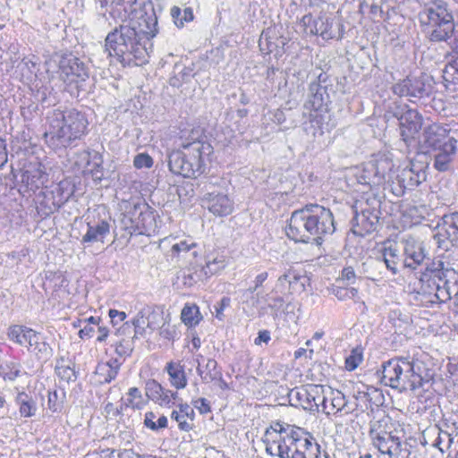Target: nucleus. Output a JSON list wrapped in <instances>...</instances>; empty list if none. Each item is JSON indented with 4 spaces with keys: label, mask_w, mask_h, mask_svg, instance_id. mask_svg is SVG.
I'll use <instances>...</instances> for the list:
<instances>
[{
    "label": "nucleus",
    "mask_w": 458,
    "mask_h": 458,
    "mask_svg": "<svg viewBox=\"0 0 458 458\" xmlns=\"http://www.w3.org/2000/svg\"><path fill=\"white\" fill-rule=\"evenodd\" d=\"M181 140L180 148L167 155L169 170L185 178H198L207 172L213 147L199 128L191 130Z\"/></svg>",
    "instance_id": "nucleus-1"
},
{
    "label": "nucleus",
    "mask_w": 458,
    "mask_h": 458,
    "mask_svg": "<svg viewBox=\"0 0 458 458\" xmlns=\"http://www.w3.org/2000/svg\"><path fill=\"white\" fill-rule=\"evenodd\" d=\"M151 38L129 25L121 24L106 35L105 52L124 66L141 65L152 50Z\"/></svg>",
    "instance_id": "nucleus-2"
},
{
    "label": "nucleus",
    "mask_w": 458,
    "mask_h": 458,
    "mask_svg": "<svg viewBox=\"0 0 458 458\" xmlns=\"http://www.w3.org/2000/svg\"><path fill=\"white\" fill-rule=\"evenodd\" d=\"M433 372L424 362L411 357H395L382 365L381 382L399 392L428 390Z\"/></svg>",
    "instance_id": "nucleus-3"
},
{
    "label": "nucleus",
    "mask_w": 458,
    "mask_h": 458,
    "mask_svg": "<svg viewBox=\"0 0 458 458\" xmlns=\"http://www.w3.org/2000/svg\"><path fill=\"white\" fill-rule=\"evenodd\" d=\"M400 425L390 416H374L369 422L370 445L388 458H412L411 445L403 440Z\"/></svg>",
    "instance_id": "nucleus-4"
},
{
    "label": "nucleus",
    "mask_w": 458,
    "mask_h": 458,
    "mask_svg": "<svg viewBox=\"0 0 458 458\" xmlns=\"http://www.w3.org/2000/svg\"><path fill=\"white\" fill-rule=\"evenodd\" d=\"M49 119L50 127L44 135L53 148H68L87 132L89 122L85 114L77 109L55 111Z\"/></svg>",
    "instance_id": "nucleus-5"
},
{
    "label": "nucleus",
    "mask_w": 458,
    "mask_h": 458,
    "mask_svg": "<svg viewBox=\"0 0 458 458\" xmlns=\"http://www.w3.org/2000/svg\"><path fill=\"white\" fill-rule=\"evenodd\" d=\"M420 22L427 27L429 41L446 42L454 32L453 9L445 0H427L419 13Z\"/></svg>",
    "instance_id": "nucleus-6"
},
{
    "label": "nucleus",
    "mask_w": 458,
    "mask_h": 458,
    "mask_svg": "<svg viewBox=\"0 0 458 458\" xmlns=\"http://www.w3.org/2000/svg\"><path fill=\"white\" fill-rule=\"evenodd\" d=\"M420 281L425 283L426 289L434 290L436 299L441 301H447L458 295V273L442 259L427 263Z\"/></svg>",
    "instance_id": "nucleus-7"
},
{
    "label": "nucleus",
    "mask_w": 458,
    "mask_h": 458,
    "mask_svg": "<svg viewBox=\"0 0 458 458\" xmlns=\"http://www.w3.org/2000/svg\"><path fill=\"white\" fill-rule=\"evenodd\" d=\"M121 226L131 235H151L157 230V213L144 200L126 201Z\"/></svg>",
    "instance_id": "nucleus-8"
},
{
    "label": "nucleus",
    "mask_w": 458,
    "mask_h": 458,
    "mask_svg": "<svg viewBox=\"0 0 458 458\" xmlns=\"http://www.w3.org/2000/svg\"><path fill=\"white\" fill-rule=\"evenodd\" d=\"M393 177L387 179L388 189L397 196H403L406 191H411L426 181V165L420 163L411 162L410 165L401 171L393 169Z\"/></svg>",
    "instance_id": "nucleus-9"
},
{
    "label": "nucleus",
    "mask_w": 458,
    "mask_h": 458,
    "mask_svg": "<svg viewBox=\"0 0 458 458\" xmlns=\"http://www.w3.org/2000/svg\"><path fill=\"white\" fill-rule=\"evenodd\" d=\"M393 161L386 156L366 163L363 167L356 174L357 181L360 184L368 185L371 189L380 185L386 184L387 179L393 177Z\"/></svg>",
    "instance_id": "nucleus-10"
},
{
    "label": "nucleus",
    "mask_w": 458,
    "mask_h": 458,
    "mask_svg": "<svg viewBox=\"0 0 458 458\" xmlns=\"http://www.w3.org/2000/svg\"><path fill=\"white\" fill-rule=\"evenodd\" d=\"M433 78L428 74L419 77L408 76L393 86V92L399 97L408 98L410 101L428 98L433 92Z\"/></svg>",
    "instance_id": "nucleus-11"
},
{
    "label": "nucleus",
    "mask_w": 458,
    "mask_h": 458,
    "mask_svg": "<svg viewBox=\"0 0 458 458\" xmlns=\"http://www.w3.org/2000/svg\"><path fill=\"white\" fill-rule=\"evenodd\" d=\"M309 208L310 231L313 233L315 245L323 243L325 237L335 231V219L329 208L318 204H307Z\"/></svg>",
    "instance_id": "nucleus-12"
},
{
    "label": "nucleus",
    "mask_w": 458,
    "mask_h": 458,
    "mask_svg": "<svg viewBox=\"0 0 458 458\" xmlns=\"http://www.w3.org/2000/svg\"><path fill=\"white\" fill-rule=\"evenodd\" d=\"M394 116L399 121L401 138L406 148H409L411 145H416L415 137L422 127V115L416 109L404 106L396 107Z\"/></svg>",
    "instance_id": "nucleus-13"
},
{
    "label": "nucleus",
    "mask_w": 458,
    "mask_h": 458,
    "mask_svg": "<svg viewBox=\"0 0 458 458\" xmlns=\"http://www.w3.org/2000/svg\"><path fill=\"white\" fill-rule=\"evenodd\" d=\"M434 231L433 239L437 248L444 250L458 248V212L443 215Z\"/></svg>",
    "instance_id": "nucleus-14"
},
{
    "label": "nucleus",
    "mask_w": 458,
    "mask_h": 458,
    "mask_svg": "<svg viewBox=\"0 0 458 458\" xmlns=\"http://www.w3.org/2000/svg\"><path fill=\"white\" fill-rule=\"evenodd\" d=\"M310 223L309 208L307 205L294 210L288 220L285 229L287 237L295 242L315 244Z\"/></svg>",
    "instance_id": "nucleus-15"
},
{
    "label": "nucleus",
    "mask_w": 458,
    "mask_h": 458,
    "mask_svg": "<svg viewBox=\"0 0 458 458\" xmlns=\"http://www.w3.org/2000/svg\"><path fill=\"white\" fill-rule=\"evenodd\" d=\"M279 433L282 436L279 438V445L277 446L278 458H280L282 454L284 456L292 455L295 448H313L311 437L301 428L283 422V429Z\"/></svg>",
    "instance_id": "nucleus-16"
},
{
    "label": "nucleus",
    "mask_w": 458,
    "mask_h": 458,
    "mask_svg": "<svg viewBox=\"0 0 458 458\" xmlns=\"http://www.w3.org/2000/svg\"><path fill=\"white\" fill-rule=\"evenodd\" d=\"M291 401L296 403L293 405L301 406L303 410L309 411H318L319 406L325 403L324 386L322 385H307L290 392Z\"/></svg>",
    "instance_id": "nucleus-17"
},
{
    "label": "nucleus",
    "mask_w": 458,
    "mask_h": 458,
    "mask_svg": "<svg viewBox=\"0 0 458 458\" xmlns=\"http://www.w3.org/2000/svg\"><path fill=\"white\" fill-rule=\"evenodd\" d=\"M301 22L310 30L311 34L320 35L325 40L343 38V25L336 23L338 31H335L333 30L334 21L327 17L320 16L313 20L311 14H306L302 17Z\"/></svg>",
    "instance_id": "nucleus-18"
},
{
    "label": "nucleus",
    "mask_w": 458,
    "mask_h": 458,
    "mask_svg": "<svg viewBox=\"0 0 458 458\" xmlns=\"http://www.w3.org/2000/svg\"><path fill=\"white\" fill-rule=\"evenodd\" d=\"M60 77L68 84H79L89 78V71L78 57L69 55L60 61Z\"/></svg>",
    "instance_id": "nucleus-19"
},
{
    "label": "nucleus",
    "mask_w": 458,
    "mask_h": 458,
    "mask_svg": "<svg viewBox=\"0 0 458 458\" xmlns=\"http://www.w3.org/2000/svg\"><path fill=\"white\" fill-rule=\"evenodd\" d=\"M448 130L443 126L433 123L426 127L419 140L420 149L423 153H431L433 148L439 147L446 139H450Z\"/></svg>",
    "instance_id": "nucleus-20"
},
{
    "label": "nucleus",
    "mask_w": 458,
    "mask_h": 458,
    "mask_svg": "<svg viewBox=\"0 0 458 458\" xmlns=\"http://www.w3.org/2000/svg\"><path fill=\"white\" fill-rule=\"evenodd\" d=\"M403 243V254L405 256L403 260L404 266L416 269L419 266L422 265L428 256L423 242L413 237H408Z\"/></svg>",
    "instance_id": "nucleus-21"
},
{
    "label": "nucleus",
    "mask_w": 458,
    "mask_h": 458,
    "mask_svg": "<svg viewBox=\"0 0 458 458\" xmlns=\"http://www.w3.org/2000/svg\"><path fill=\"white\" fill-rule=\"evenodd\" d=\"M457 149V140L451 137L442 142L440 146L433 148L434 167L439 172L447 171L450 163L454 160Z\"/></svg>",
    "instance_id": "nucleus-22"
},
{
    "label": "nucleus",
    "mask_w": 458,
    "mask_h": 458,
    "mask_svg": "<svg viewBox=\"0 0 458 458\" xmlns=\"http://www.w3.org/2000/svg\"><path fill=\"white\" fill-rule=\"evenodd\" d=\"M354 211V216L352 222V232L354 234L359 236H365L375 231L379 226V219L381 214H376L374 212H363Z\"/></svg>",
    "instance_id": "nucleus-23"
},
{
    "label": "nucleus",
    "mask_w": 458,
    "mask_h": 458,
    "mask_svg": "<svg viewBox=\"0 0 458 458\" xmlns=\"http://www.w3.org/2000/svg\"><path fill=\"white\" fill-rule=\"evenodd\" d=\"M144 14L141 16L143 26L142 31L148 38H154L158 33L157 21L163 12V6L160 3L154 4L150 0L143 5Z\"/></svg>",
    "instance_id": "nucleus-24"
},
{
    "label": "nucleus",
    "mask_w": 458,
    "mask_h": 458,
    "mask_svg": "<svg viewBox=\"0 0 458 458\" xmlns=\"http://www.w3.org/2000/svg\"><path fill=\"white\" fill-rule=\"evenodd\" d=\"M47 181V174L42 169L41 165L30 167L21 174V186L19 190L24 193L35 192Z\"/></svg>",
    "instance_id": "nucleus-25"
},
{
    "label": "nucleus",
    "mask_w": 458,
    "mask_h": 458,
    "mask_svg": "<svg viewBox=\"0 0 458 458\" xmlns=\"http://www.w3.org/2000/svg\"><path fill=\"white\" fill-rule=\"evenodd\" d=\"M87 232L81 238V243L92 244L95 242H104L105 238L110 233V224L106 219L87 218Z\"/></svg>",
    "instance_id": "nucleus-26"
},
{
    "label": "nucleus",
    "mask_w": 458,
    "mask_h": 458,
    "mask_svg": "<svg viewBox=\"0 0 458 458\" xmlns=\"http://www.w3.org/2000/svg\"><path fill=\"white\" fill-rule=\"evenodd\" d=\"M203 206L216 216H228L233 209V201L224 193H208L203 199Z\"/></svg>",
    "instance_id": "nucleus-27"
},
{
    "label": "nucleus",
    "mask_w": 458,
    "mask_h": 458,
    "mask_svg": "<svg viewBox=\"0 0 458 458\" xmlns=\"http://www.w3.org/2000/svg\"><path fill=\"white\" fill-rule=\"evenodd\" d=\"M286 43V38L275 34L268 35V33H262L259 40V47L264 55L273 54L274 56L278 59L284 54V46Z\"/></svg>",
    "instance_id": "nucleus-28"
},
{
    "label": "nucleus",
    "mask_w": 458,
    "mask_h": 458,
    "mask_svg": "<svg viewBox=\"0 0 458 458\" xmlns=\"http://www.w3.org/2000/svg\"><path fill=\"white\" fill-rule=\"evenodd\" d=\"M150 313L149 306H145L140 309L136 316L131 320V324L125 322L119 329L120 335H131L133 333L134 337L143 336L146 334L147 319L146 315Z\"/></svg>",
    "instance_id": "nucleus-29"
},
{
    "label": "nucleus",
    "mask_w": 458,
    "mask_h": 458,
    "mask_svg": "<svg viewBox=\"0 0 458 458\" xmlns=\"http://www.w3.org/2000/svg\"><path fill=\"white\" fill-rule=\"evenodd\" d=\"M309 90L310 97L307 105L315 111L327 110V104L330 102L327 86L313 81L310 84Z\"/></svg>",
    "instance_id": "nucleus-30"
},
{
    "label": "nucleus",
    "mask_w": 458,
    "mask_h": 458,
    "mask_svg": "<svg viewBox=\"0 0 458 458\" xmlns=\"http://www.w3.org/2000/svg\"><path fill=\"white\" fill-rule=\"evenodd\" d=\"M197 248L198 245L193 240H182L171 246L170 255L172 259L176 258L177 259H182L190 265H192V260L198 255Z\"/></svg>",
    "instance_id": "nucleus-31"
},
{
    "label": "nucleus",
    "mask_w": 458,
    "mask_h": 458,
    "mask_svg": "<svg viewBox=\"0 0 458 458\" xmlns=\"http://www.w3.org/2000/svg\"><path fill=\"white\" fill-rule=\"evenodd\" d=\"M61 199H55L54 193L51 192L50 190L40 191L36 202L38 216L42 219L47 218L61 208Z\"/></svg>",
    "instance_id": "nucleus-32"
},
{
    "label": "nucleus",
    "mask_w": 458,
    "mask_h": 458,
    "mask_svg": "<svg viewBox=\"0 0 458 458\" xmlns=\"http://www.w3.org/2000/svg\"><path fill=\"white\" fill-rule=\"evenodd\" d=\"M283 429V422L275 421L268 428H266L262 442L266 448V453L270 456H277V446L279 445V438H281V432Z\"/></svg>",
    "instance_id": "nucleus-33"
},
{
    "label": "nucleus",
    "mask_w": 458,
    "mask_h": 458,
    "mask_svg": "<svg viewBox=\"0 0 458 458\" xmlns=\"http://www.w3.org/2000/svg\"><path fill=\"white\" fill-rule=\"evenodd\" d=\"M194 418V410L188 403L178 404V410H174L171 413V419L178 423L179 429L186 432L192 429Z\"/></svg>",
    "instance_id": "nucleus-34"
},
{
    "label": "nucleus",
    "mask_w": 458,
    "mask_h": 458,
    "mask_svg": "<svg viewBox=\"0 0 458 458\" xmlns=\"http://www.w3.org/2000/svg\"><path fill=\"white\" fill-rule=\"evenodd\" d=\"M15 405L18 407L21 418H31L36 416L38 405L33 396L25 391H18L14 397Z\"/></svg>",
    "instance_id": "nucleus-35"
},
{
    "label": "nucleus",
    "mask_w": 458,
    "mask_h": 458,
    "mask_svg": "<svg viewBox=\"0 0 458 458\" xmlns=\"http://www.w3.org/2000/svg\"><path fill=\"white\" fill-rule=\"evenodd\" d=\"M381 254L386 268L391 271L393 275H396L399 271L398 266L402 260L397 244L392 242H386L381 250Z\"/></svg>",
    "instance_id": "nucleus-36"
},
{
    "label": "nucleus",
    "mask_w": 458,
    "mask_h": 458,
    "mask_svg": "<svg viewBox=\"0 0 458 458\" xmlns=\"http://www.w3.org/2000/svg\"><path fill=\"white\" fill-rule=\"evenodd\" d=\"M373 395H376V397H381V394L377 390H373L372 392L358 390L353 393V409L356 410V417L368 411H373ZM375 405L377 406L376 403Z\"/></svg>",
    "instance_id": "nucleus-37"
},
{
    "label": "nucleus",
    "mask_w": 458,
    "mask_h": 458,
    "mask_svg": "<svg viewBox=\"0 0 458 458\" xmlns=\"http://www.w3.org/2000/svg\"><path fill=\"white\" fill-rule=\"evenodd\" d=\"M146 403L147 401L143 397L141 391L136 386L131 387L126 393V397L121 399V405L120 408L116 409V414H120L126 408L141 410Z\"/></svg>",
    "instance_id": "nucleus-38"
},
{
    "label": "nucleus",
    "mask_w": 458,
    "mask_h": 458,
    "mask_svg": "<svg viewBox=\"0 0 458 458\" xmlns=\"http://www.w3.org/2000/svg\"><path fill=\"white\" fill-rule=\"evenodd\" d=\"M26 347L29 352L35 353L38 359H47L53 353L50 344L45 341L40 333L35 330L31 335V342Z\"/></svg>",
    "instance_id": "nucleus-39"
},
{
    "label": "nucleus",
    "mask_w": 458,
    "mask_h": 458,
    "mask_svg": "<svg viewBox=\"0 0 458 458\" xmlns=\"http://www.w3.org/2000/svg\"><path fill=\"white\" fill-rule=\"evenodd\" d=\"M381 199L374 192H367L355 202L353 210L381 214Z\"/></svg>",
    "instance_id": "nucleus-40"
},
{
    "label": "nucleus",
    "mask_w": 458,
    "mask_h": 458,
    "mask_svg": "<svg viewBox=\"0 0 458 458\" xmlns=\"http://www.w3.org/2000/svg\"><path fill=\"white\" fill-rule=\"evenodd\" d=\"M165 370L170 377V383L177 389H182L187 386V377L183 366L180 362L170 361L165 366Z\"/></svg>",
    "instance_id": "nucleus-41"
},
{
    "label": "nucleus",
    "mask_w": 458,
    "mask_h": 458,
    "mask_svg": "<svg viewBox=\"0 0 458 458\" xmlns=\"http://www.w3.org/2000/svg\"><path fill=\"white\" fill-rule=\"evenodd\" d=\"M225 266L226 262L223 255L208 258V259L206 261V265L201 267L199 274L196 273V276L199 280L202 279L203 276L208 278L221 271L225 267Z\"/></svg>",
    "instance_id": "nucleus-42"
},
{
    "label": "nucleus",
    "mask_w": 458,
    "mask_h": 458,
    "mask_svg": "<svg viewBox=\"0 0 458 458\" xmlns=\"http://www.w3.org/2000/svg\"><path fill=\"white\" fill-rule=\"evenodd\" d=\"M33 329L25 326L14 325L8 329L9 340L16 343L19 345H28L31 342V335Z\"/></svg>",
    "instance_id": "nucleus-43"
},
{
    "label": "nucleus",
    "mask_w": 458,
    "mask_h": 458,
    "mask_svg": "<svg viewBox=\"0 0 458 458\" xmlns=\"http://www.w3.org/2000/svg\"><path fill=\"white\" fill-rule=\"evenodd\" d=\"M55 373L60 380L66 383L74 382L77 379V374L74 369V363L66 361L61 358L56 361Z\"/></svg>",
    "instance_id": "nucleus-44"
},
{
    "label": "nucleus",
    "mask_w": 458,
    "mask_h": 458,
    "mask_svg": "<svg viewBox=\"0 0 458 458\" xmlns=\"http://www.w3.org/2000/svg\"><path fill=\"white\" fill-rule=\"evenodd\" d=\"M136 2L137 0H111L109 13L114 18L117 16L123 21L132 11V6Z\"/></svg>",
    "instance_id": "nucleus-45"
},
{
    "label": "nucleus",
    "mask_w": 458,
    "mask_h": 458,
    "mask_svg": "<svg viewBox=\"0 0 458 458\" xmlns=\"http://www.w3.org/2000/svg\"><path fill=\"white\" fill-rule=\"evenodd\" d=\"M182 321L189 327L197 326L203 318L196 304H185L181 312Z\"/></svg>",
    "instance_id": "nucleus-46"
},
{
    "label": "nucleus",
    "mask_w": 458,
    "mask_h": 458,
    "mask_svg": "<svg viewBox=\"0 0 458 458\" xmlns=\"http://www.w3.org/2000/svg\"><path fill=\"white\" fill-rule=\"evenodd\" d=\"M331 394L332 397L330 401V406H327V400L325 401V403H321L322 411L328 415L331 413L342 411L343 408L346 404L345 395L342 392L336 391L332 392Z\"/></svg>",
    "instance_id": "nucleus-47"
},
{
    "label": "nucleus",
    "mask_w": 458,
    "mask_h": 458,
    "mask_svg": "<svg viewBox=\"0 0 458 458\" xmlns=\"http://www.w3.org/2000/svg\"><path fill=\"white\" fill-rule=\"evenodd\" d=\"M85 154L87 155V165L90 167L89 171L93 176H96L97 178H100L103 175L102 169H103V157L102 155L96 151H86Z\"/></svg>",
    "instance_id": "nucleus-48"
},
{
    "label": "nucleus",
    "mask_w": 458,
    "mask_h": 458,
    "mask_svg": "<svg viewBox=\"0 0 458 458\" xmlns=\"http://www.w3.org/2000/svg\"><path fill=\"white\" fill-rule=\"evenodd\" d=\"M0 374L4 380L14 381L21 375V365L15 360L5 361L0 366Z\"/></svg>",
    "instance_id": "nucleus-49"
},
{
    "label": "nucleus",
    "mask_w": 458,
    "mask_h": 458,
    "mask_svg": "<svg viewBox=\"0 0 458 458\" xmlns=\"http://www.w3.org/2000/svg\"><path fill=\"white\" fill-rule=\"evenodd\" d=\"M65 398L66 394L64 389L48 391V409L52 412H61L64 408Z\"/></svg>",
    "instance_id": "nucleus-50"
},
{
    "label": "nucleus",
    "mask_w": 458,
    "mask_h": 458,
    "mask_svg": "<svg viewBox=\"0 0 458 458\" xmlns=\"http://www.w3.org/2000/svg\"><path fill=\"white\" fill-rule=\"evenodd\" d=\"M167 418L161 415L158 418L153 411H148L144 416V426L152 431H158L159 429L167 428Z\"/></svg>",
    "instance_id": "nucleus-51"
},
{
    "label": "nucleus",
    "mask_w": 458,
    "mask_h": 458,
    "mask_svg": "<svg viewBox=\"0 0 458 458\" xmlns=\"http://www.w3.org/2000/svg\"><path fill=\"white\" fill-rule=\"evenodd\" d=\"M171 16L178 28L183 27L185 22H190L194 19L193 12L191 7H186L182 11L178 6H174L171 9Z\"/></svg>",
    "instance_id": "nucleus-52"
},
{
    "label": "nucleus",
    "mask_w": 458,
    "mask_h": 458,
    "mask_svg": "<svg viewBox=\"0 0 458 458\" xmlns=\"http://www.w3.org/2000/svg\"><path fill=\"white\" fill-rule=\"evenodd\" d=\"M95 375L97 377V381L99 384L104 385L113 381L118 374L112 369V367L108 366V364L100 362L96 367Z\"/></svg>",
    "instance_id": "nucleus-53"
},
{
    "label": "nucleus",
    "mask_w": 458,
    "mask_h": 458,
    "mask_svg": "<svg viewBox=\"0 0 458 458\" xmlns=\"http://www.w3.org/2000/svg\"><path fill=\"white\" fill-rule=\"evenodd\" d=\"M420 290L417 293V301H420L422 306L429 307L437 303H441L440 299H436L437 293L434 290L426 289L424 282H420Z\"/></svg>",
    "instance_id": "nucleus-54"
},
{
    "label": "nucleus",
    "mask_w": 458,
    "mask_h": 458,
    "mask_svg": "<svg viewBox=\"0 0 458 458\" xmlns=\"http://www.w3.org/2000/svg\"><path fill=\"white\" fill-rule=\"evenodd\" d=\"M257 291L258 290L252 287L240 291L242 302L250 308H257L260 303L261 295V293Z\"/></svg>",
    "instance_id": "nucleus-55"
},
{
    "label": "nucleus",
    "mask_w": 458,
    "mask_h": 458,
    "mask_svg": "<svg viewBox=\"0 0 458 458\" xmlns=\"http://www.w3.org/2000/svg\"><path fill=\"white\" fill-rule=\"evenodd\" d=\"M54 193L55 199H61L60 206L62 207L66 203L71 196L73 194V188L65 182H61L53 190H50Z\"/></svg>",
    "instance_id": "nucleus-56"
},
{
    "label": "nucleus",
    "mask_w": 458,
    "mask_h": 458,
    "mask_svg": "<svg viewBox=\"0 0 458 458\" xmlns=\"http://www.w3.org/2000/svg\"><path fill=\"white\" fill-rule=\"evenodd\" d=\"M443 79L446 83L458 84V57L445 65L443 71Z\"/></svg>",
    "instance_id": "nucleus-57"
},
{
    "label": "nucleus",
    "mask_w": 458,
    "mask_h": 458,
    "mask_svg": "<svg viewBox=\"0 0 458 458\" xmlns=\"http://www.w3.org/2000/svg\"><path fill=\"white\" fill-rule=\"evenodd\" d=\"M138 337L129 336L127 338L121 339L115 345V352L120 357L130 356L134 349V339Z\"/></svg>",
    "instance_id": "nucleus-58"
},
{
    "label": "nucleus",
    "mask_w": 458,
    "mask_h": 458,
    "mask_svg": "<svg viewBox=\"0 0 458 458\" xmlns=\"http://www.w3.org/2000/svg\"><path fill=\"white\" fill-rule=\"evenodd\" d=\"M145 392L148 398L156 401L162 396L163 386L157 380L148 379L146 382Z\"/></svg>",
    "instance_id": "nucleus-59"
},
{
    "label": "nucleus",
    "mask_w": 458,
    "mask_h": 458,
    "mask_svg": "<svg viewBox=\"0 0 458 458\" xmlns=\"http://www.w3.org/2000/svg\"><path fill=\"white\" fill-rule=\"evenodd\" d=\"M206 374L202 377L203 381H215L221 377V371L217 369V362L214 359H208L205 366Z\"/></svg>",
    "instance_id": "nucleus-60"
},
{
    "label": "nucleus",
    "mask_w": 458,
    "mask_h": 458,
    "mask_svg": "<svg viewBox=\"0 0 458 458\" xmlns=\"http://www.w3.org/2000/svg\"><path fill=\"white\" fill-rule=\"evenodd\" d=\"M454 441V437L451 433L442 430H439L438 437L436 439L433 446L437 447L438 450L443 454L445 448L448 449Z\"/></svg>",
    "instance_id": "nucleus-61"
},
{
    "label": "nucleus",
    "mask_w": 458,
    "mask_h": 458,
    "mask_svg": "<svg viewBox=\"0 0 458 458\" xmlns=\"http://www.w3.org/2000/svg\"><path fill=\"white\" fill-rule=\"evenodd\" d=\"M150 313L146 315L147 327L151 331L156 330L163 319L162 312L156 310L153 307L149 306Z\"/></svg>",
    "instance_id": "nucleus-62"
},
{
    "label": "nucleus",
    "mask_w": 458,
    "mask_h": 458,
    "mask_svg": "<svg viewBox=\"0 0 458 458\" xmlns=\"http://www.w3.org/2000/svg\"><path fill=\"white\" fill-rule=\"evenodd\" d=\"M362 361V353L358 349H353L345 359V367L349 371L354 370Z\"/></svg>",
    "instance_id": "nucleus-63"
},
{
    "label": "nucleus",
    "mask_w": 458,
    "mask_h": 458,
    "mask_svg": "<svg viewBox=\"0 0 458 458\" xmlns=\"http://www.w3.org/2000/svg\"><path fill=\"white\" fill-rule=\"evenodd\" d=\"M133 165L136 168H150L153 165L152 157L147 153H140L135 156Z\"/></svg>",
    "instance_id": "nucleus-64"
}]
</instances>
